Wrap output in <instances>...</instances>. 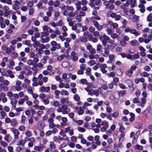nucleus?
<instances>
[{
	"label": "nucleus",
	"mask_w": 152,
	"mask_h": 152,
	"mask_svg": "<svg viewBox=\"0 0 152 152\" xmlns=\"http://www.w3.org/2000/svg\"><path fill=\"white\" fill-rule=\"evenodd\" d=\"M95 20H101V18L99 16H97L96 17H92L90 19V21L93 22V25L98 31H101L103 29L104 25L105 26V27L107 26L106 24H104L103 25H99L98 22Z\"/></svg>",
	"instance_id": "f257e3e1"
},
{
	"label": "nucleus",
	"mask_w": 152,
	"mask_h": 152,
	"mask_svg": "<svg viewBox=\"0 0 152 152\" xmlns=\"http://www.w3.org/2000/svg\"><path fill=\"white\" fill-rule=\"evenodd\" d=\"M125 31L126 32L128 33L129 32L131 34H134L135 36L137 37L140 34V33L134 29H131L129 27H127L125 29Z\"/></svg>",
	"instance_id": "f03ea898"
},
{
	"label": "nucleus",
	"mask_w": 152,
	"mask_h": 152,
	"mask_svg": "<svg viewBox=\"0 0 152 152\" xmlns=\"http://www.w3.org/2000/svg\"><path fill=\"white\" fill-rule=\"evenodd\" d=\"M137 68V66L135 65L132 66L130 68L126 71V75L129 77H132L133 73V71L135 70Z\"/></svg>",
	"instance_id": "7ed1b4c3"
},
{
	"label": "nucleus",
	"mask_w": 152,
	"mask_h": 152,
	"mask_svg": "<svg viewBox=\"0 0 152 152\" xmlns=\"http://www.w3.org/2000/svg\"><path fill=\"white\" fill-rule=\"evenodd\" d=\"M10 130L14 134V139L15 140H18L19 139V136L20 134L19 132L17 129L14 128H11Z\"/></svg>",
	"instance_id": "20e7f679"
},
{
	"label": "nucleus",
	"mask_w": 152,
	"mask_h": 152,
	"mask_svg": "<svg viewBox=\"0 0 152 152\" xmlns=\"http://www.w3.org/2000/svg\"><path fill=\"white\" fill-rule=\"evenodd\" d=\"M1 49L4 54H10L11 53L12 51L10 48L7 46L6 45H2L1 47Z\"/></svg>",
	"instance_id": "39448f33"
},
{
	"label": "nucleus",
	"mask_w": 152,
	"mask_h": 152,
	"mask_svg": "<svg viewBox=\"0 0 152 152\" xmlns=\"http://www.w3.org/2000/svg\"><path fill=\"white\" fill-rule=\"evenodd\" d=\"M101 125L102 126H103L100 129V130L102 132H105L106 129L109 127L108 123L106 121H103Z\"/></svg>",
	"instance_id": "423d86ee"
},
{
	"label": "nucleus",
	"mask_w": 152,
	"mask_h": 152,
	"mask_svg": "<svg viewBox=\"0 0 152 152\" xmlns=\"http://www.w3.org/2000/svg\"><path fill=\"white\" fill-rule=\"evenodd\" d=\"M108 38L109 37L104 34L99 38V39L102 42L103 44L106 45Z\"/></svg>",
	"instance_id": "0eeeda50"
},
{
	"label": "nucleus",
	"mask_w": 152,
	"mask_h": 152,
	"mask_svg": "<svg viewBox=\"0 0 152 152\" xmlns=\"http://www.w3.org/2000/svg\"><path fill=\"white\" fill-rule=\"evenodd\" d=\"M70 56L72 60L74 61H75L78 60V58L76 52L75 51H72L71 52Z\"/></svg>",
	"instance_id": "6e6552de"
},
{
	"label": "nucleus",
	"mask_w": 152,
	"mask_h": 152,
	"mask_svg": "<svg viewBox=\"0 0 152 152\" xmlns=\"http://www.w3.org/2000/svg\"><path fill=\"white\" fill-rule=\"evenodd\" d=\"M62 113L63 114H67L70 111V110L68 108L66 105H64L61 106Z\"/></svg>",
	"instance_id": "1a4fd4ad"
},
{
	"label": "nucleus",
	"mask_w": 152,
	"mask_h": 152,
	"mask_svg": "<svg viewBox=\"0 0 152 152\" xmlns=\"http://www.w3.org/2000/svg\"><path fill=\"white\" fill-rule=\"evenodd\" d=\"M50 89V88L49 86L45 87L42 86L39 88V91L41 92L48 93Z\"/></svg>",
	"instance_id": "9d476101"
},
{
	"label": "nucleus",
	"mask_w": 152,
	"mask_h": 152,
	"mask_svg": "<svg viewBox=\"0 0 152 152\" xmlns=\"http://www.w3.org/2000/svg\"><path fill=\"white\" fill-rule=\"evenodd\" d=\"M54 34H51L50 35V38L52 39H54L55 38L56 36L57 35H59L61 34V32L57 28L56 29V30L54 32Z\"/></svg>",
	"instance_id": "9b49d317"
},
{
	"label": "nucleus",
	"mask_w": 152,
	"mask_h": 152,
	"mask_svg": "<svg viewBox=\"0 0 152 152\" xmlns=\"http://www.w3.org/2000/svg\"><path fill=\"white\" fill-rule=\"evenodd\" d=\"M38 31V29L37 27L32 26L31 29H29L28 31V33L31 35L33 34L34 32H36Z\"/></svg>",
	"instance_id": "f8f14e48"
},
{
	"label": "nucleus",
	"mask_w": 152,
	"mask_h": 152,
	"mask_svg": "<svg viewBox=\"0 0 152 152\" xmlns=\"http://www.w3.org/2000/svg\"><path fill=\"white\" fill-rule=\"evenodd\" d=\"M54 120L52 118H49L48 120V122L49 123V126L51 128H52L56 126L55 124H54Z\"/></svg>",
	"instance_id": "ddd939ff"
},
{
	"label": "nucleus",
	"mask_w": 152,
	"mask_h": 152,
	"mask_svg": "<svg viewBox=\"0 0 152 152\" xmlns=\"http://www.w3.org/2000/svg\"><path fill=\"white\" fill-rule=\"evenodd\" d=\"M27 137H25L24 140H19L17 142V146H23L24 145L26 141Z\"/></svg>",
	"instance_id": "4468645a"
},
{
	"label": "nucleus",
	"mask_w": 152,
	"mask_h": 152,
	"mask_svg": "<svg viewBox=\"0 0 152 152\" xmlns=\"http://www.w3.org/2000/svg\"><path fill=\"white\" fill-rule=\"evenodd\" d=\"M107 24L110 26H112L113 28L114 29H116L118 27V24L116 23H114L113 22L109 20L107 22Z\"/></svg>",
	"instance_id": "2eb2a0df"
},
{
	"label": "nucleus",
	"mask_w": 152,
	"mask_h": 152,
	"mask_svg": "<svg viewBox=\"0 0 152 152\" xmlns=\"http://www.w3.org/2000/svg\"><path fill=\"white\" fill-rule=\"evenodd\" d=\"M55 72V71L54 70H52L50 71V72L49 73L48 70H43L42 72V73L44 75H49V76H51L52 75H53L54 74Z\"/></svg>",
	"instance_id": "dca6fc26"
},
{
	"label": "nucleus",
	"mask_w": 152,
	"mask_h": 152,
	"mask_svg": "<svg viewBox=\"0 0 152 152\" xmlns=\"http://www.w3.org/2000/svg\"><path fill=\"white\" fill-rule=\"evenodd\" d=\"M107 65L105 64H102L101 65L100 70L103 74H105L107 72V71L105 69L107 68Z\"/></svg>",
	"instance_id": "f3484780"
},
{
	"label": "nucleus",
	"mask_w": 152,
	"mask_h": 152,
	"mask_svg": "<svg viewBox=\"0 0 152 152\" xmlns=\"http://www.w3.org/2000/svg\"><path fill=\"white\" fill-rule=\"evenodd\" d=\"M50 44L52 46L56 47L57 49H59L61 48V47L60 44L57 43V42L55 41H52L50 42Z\"/></svg>",
	"instance_id": "a211bd4d"
},
{
	"label": "nucleus",
	"mask_w": 152,
	"mask_h": 152,
	"mask_svg": "<svg viewBox=\"0 0 152 152\" xmlns=\"http://www.w3.org/2000/svg\"><path fill=\"white\" fill-rule=\"evenodd\" d=\"M67 120L66 117H63L60 122V124L62 126L66 125Z\"/></svg>",
	"instance_id": "6ab92c4d"
},
{
	"label": "nucleus",
	"mask_w": 152,
	"mask_h": 152,
	"mask_svg": "<svg viewBox=\"0 0 152 152\" xmlns=\"http://www.w3.org/2000/svg\"><path fill=\"white\" fill-rule=\"evenodd\" d=\"M50 104L51 105L55 107H58L60 105L59 102L57 100L51 101L50 102Z\"/></svg>",
	"instance_id": "aec40b11"
},
{
	"label": "nucleus",
	"mask_w": 152,
	"mask_h": 152,
	"mask_svg": "<svg viewBox=\"0 0 152 152\" xmlns=\"http://www.w3.org/2000/svg\"><path fill=\"white\" fill-rule=\"evenodd\" d=\"M76 109L77 111V113L79 115H81L84 113V110L81 107H76Z\"/></svg>",
	"instance_id": "412c9836"
},
{
	"label": "nucleus",
	"mask_w": 152,
	"mask_h": 152,
	"mask_svg": "<svg viewBox=\"0 0 152 152\" xmlns=\"http://www.w3.org/2000/svg\"><path fill=\"white\" fill-rule=\"evenodd\" d=\"M49 146L51 151L52 150L56 148V145L53 141L50 142Z\"/></svg>",
	"instance_id": "4be33fe9"
},
{
	"label": "nucleus",
	"mask_w": 152,
	"mask_h": 152,
	"mask_svg": "<svg viewBox=\"0 0 152 152\" xmlns=\"http://www.w3.org/2000/svg\"><path fill=\"white\" fill-rule=\"evenodd\" d=\"M89 95L91 96H93V95H95L96 97L99 96V94L97 93V92L96 90H93L92 89H91V92L90 93Z\"/></svg>",
	"instance_id": "5701e85b"
},
{
	"label": "nucleus",
	"mask_w": 152,
	"mask_h": 152,
	"mask_svg": "<svg viewBox=\"0 0 152 152\" xmlns=\"http://www.w3.org/2000/svg\"><path fill=\"white\" fill-rule=\"evenodd\" d=\"M68 100V97L66 98H62L60 99V102L63 104H67L69 103Z\"/></svg>",
	"instance_id": "b1692460"
},
{
	"label": "nucleus",
	"mask_w": 152,
	"mask_h": 152,
	"mask_svg": "<svg viewBox=\"0 0 152 152\" xmlns=\"http://www.w3.org/2000/svg\"><path fill=\"white\" fill-rule=\"evenodd\" d=\"M138 7L140 8V11L141 13H143L145 12V6L144 5L140 4L138 5Z\"/></svg>",
	"instance_id": "393cba45"
},
{
	"label": "nucleus",
	"mask_w": 152,
	"mask_h": 152,
	"mask_svg": "<svg viewBox=\"0 0 152 152\" xmlns=\"http://www.w3.org/2000/svg\"><path fill=\"white\" fill-rule=\"evenodd\" d=\"M152 40V34H149L147 38L145 39V44H148L149 43V42Z\"/></svg>",
	"instance_id": "a878e982"
},
{
	"label": "nucleus",
	"mask_w": 152,
	"mask_h": 152,
	"mask_svg": "<svg viewBox=\"0 0 152 152\" xmlns=\"http://www.w3.org/2000/svg\"><path fill=\"white\" fill-rule=\"evenodd\" d=\"M99 139L100 137L99 135H96L94 137L95 144L98 145H99L101 144V142L99 140Z\"/></svg>",
	"instance_id": "bb28decb"
},
{
	"label": "nucleus",
	"mask_w": 152,
	"mask_h": 152,
	"mask_svg": "<svg viewBox=\"0 0 152 152\" xmlns=\"http://www.w3.org/2000/svg\"><path fill=\"white\" fill-rule=\"evenodd\" d=\"M134 148L136 150L142 151L143 148V147L138 144H136L134 146Z\"/></svg>",
	"instance_id": "cd10ccee"
},
{
	"label": "nucleus",
	"mask_w": 152,
	"mask_h": 152,
	"mask_svg": "<svg viewBox=\"0 0 152 152\" xmlns=\"http://www.w3.org/2000/svg\"><path fill=\"white\" fill-rule=\"evenodd\" d=\"M37 126L39 129L41 130L42 129L44 128V126L42 121H39L37 124Z\"/></svg>",
	"instance_id": "c85d7f7f"
},
{
	"label": "nucleus",
	"mask_w": 152,
	"mask_h": 152,
	"mask_svg": "<svg viewBox=\"0 0 152 152\" xmlns=\"http://www.w3.org/2000/svg\"><path fill=\"white\" fill-rule=\"evenodd\" d=\"M142 126V124L139 122H136L134 124V127L137 129H140L141 128Z\"/></svg>",
	"instance_id": "c756f323"
},
{
	"label": "nucleus",
	"mask_w": 152,
	"mask_h": 152,
	"mask_svg": "<svg viewBox=\"0 0 152 152\" xmlns=\"http://www.w3.org/2000/svg\"><path fill=\"white\" fill-rule=\"evenodd\" d=\"M6 112L3 111H0V119L2 120L6 116Z\"/></svg>",
	"instance_id": "7c9ffc66"
},
{
	"label": "nucleus",
	"mask_w": 152,
	"mask_h": 152,
	"mask_svg": "<svg viewBox=\"0 0 152 152\" xmlns=\"http://www.w3.org/2000/svg\"><path fill=\"white\" fill-rule=\"evenodd\" d=\"M130 45H132L135 46L138 45L139 43L137 40L134 39L131 41Z\"/></svg>",
	"instance_id": "2f4dec72"
},
{
	"label": "nucleus",
	"mask_w": 152,
	"mask_h": 152,
	"mask_svg": "<svg viewBox=\"0 0 152 152\" xmlns=\"http://www.w3.org/2000/svg\"><path fill=\"white\" fill-rule=\"evenodd\" d=\"M116 14L112 12L111 11H110L107 12V15L109 17H111L113 18H115Z\"/></svg>",
	"instance_id": "473e14b6"
},
{
	"label": "nucleus",
	"mask_w": 152,
	"mask_h": 152,
	"mask_svg": "<svg viewBox=\"0 0 152 152\" xmlns=\"http://www.w3.org/2000/svg\"><path fill=\"white\" fill-rule=\"evenodd\" d=\"M10 123L12 126L15 127L17 125V121L16 119L13 118L11 120V121L10 122Z\"/></svg>",
	"instance_id": "72a5a7b5"
},
{
	"label": "nucleus",
	"mask_w": 152,
	"mask_h": 152,
	"mask_svg": "<svg viewBox=\"0 0 152 152\" xmlns=\"http://www.w3.org/2000/svg\"><path fill=\"white\" fill-rule=\"evenodd\" d=\"M72 27V29L73 30H75L76 33L79 34L81 31L80 29L77 28V26L75 25H73Z\"/></svg>",
	"instance_id": "f704fd0d"
},
{
	"label": "nucleus",
	"mask_w": 152,
	"mask_h": 152,
	"mask_svg": "<svg viewBox=\"0 0 152 152\" xmlns=\"http://www.w3.org/2000/svg\"><path fill=\"white\" fill-rule=\"evenodd\" d=\"M50 40V38L48 37H46L45 38H43L40 39V41L42 43H47Z\"/></svg>",
	"instance_id": "c9c22d12"
},
{
	"label": "nucleus",
	"mask_w": 152,
	"mask_h": 152,
	"mask_svg": "<svg viewBox=\"0 0 152 152\" xmlns=\"http://www.w3.org/2000/svg\"><path fill=\"white\" fill-rule=\"evenodd\" d=\"M80 1L78 0H77V2L75 3L77 10H79L81 9Z\"/></svg>",
	"instance_id": "e433bc0d"
},
{
	"label": "nucleus",
	"mask_w": 152,
	"mask_h": 152,
	"mask_svg": "<svg viewBox=\"0 0 152 152\" xmlns=\"http://www.w3.org/2000/svg\"><path fill=\"white\" fill-rule=\"evenodd\" d=\"M69 62L67 61H64L61 63L62 66L64 67H68L69 65Z\"/></svg>",
	"instance_id": "4c0bfd02"
},
{
	"label": "nucleus",
	"mask_w": 152,
	"mask_h": 152,
	"mask_svg": "<svg viewBox=\"0 0 152 152\" xmlns=\"http://www.w3.org/2000/svg\"><path fill=\"white\" fill-rule=\"evenodd\" d=\"M61 94L63 96H68L69 95V92L64 89L62 90L61 91Z\"/></svg>",
	"instance_id": "58836bf2"
},
{
	"label": "nucleus",
	"mask_w": 152,
	"mask_h": 152,
	"mask_svg": "<svg viewBox=\"0 0 152 152\" xmlns=\"http://www.w3.org/2000/svg\"><path fill=\"white\" fill-rule=\"evenodd\" d=\"M79 84H82L83 85L87 84L88 83V81L86 79H81L79 81Z\"/></svg>",
	"instance_id": "ea45409f"
},
{
	"label": "nucleus",
	"mask_w": 152,
	"mask_h": 152,
	"mask_svg": "<svg viewBox=\"0 0 152 152\" xmlns=\"http://www.w3.org/2000/svg\"><path fill=\"white\" fill-rule=\"evenodd\" d=\"M42 2H39L37 4V6L38 9H44L45 8V7H42L43 4Z\"/></svg>",
	"instance_id": "a19ab883"
},
{
	"label": "nucleus",
	"mask_w": 152,
	"mask_h": 152,
	"mask_svg": "<svg viewBox=\"0 0 152 152\" xmlns=\"http://www.w3.org/2000/svg\"><path fill=\"white\" fill-rule=\"evenodd\" d=\"M140 75L141 76L144 77H148L149 76V74L145 72L140 73Z\"/></svg>",
	"instance_id": "79ce46f5"
},
{
	"label": "nucleus",
	"mask_w": 152,
	"mask_h": 152,
	"mask_svg": "<svg viewBox=\"0 0 152 152\" xmlns=\"http://www.w3.org/2000/svg\"><path fill=\"white\" fill-rule=\"evenodd\" d=\"M114 41L111 39L109 37L108 39L107 42H108L109 43L112 44L113 45V47L114 48L117 45V44L116 43H114Z\"/></svg>",
	"instance_id": "37998d69"
},
{
	"label": "nucleus",
	"mask_w": 152,
	"mask_h": 152,
	"mask_svg": "<svg viewBox=\"0 0 152 152\" xmlns=\"http://www.w3.org/2000/svg\"><path fill=\"white\" fill-rule=\"evenodd\" d=\"M102 48V46L100 44H98L96 46V51L97 53L101 52L102 51L101 50Z\"/></svg>",
	"instance_id": "c03bdc74"
},
{
	"label": "nucleus",
	"mask_w": 152,
	"mask_h": 152,
	"mask_svg": "<svg viewBox=\"0 0 152 152\" xmlns=\"http://www.w3.org/2000/svg\"><path fill=\"white\" fill-rule=\"evenodd\" d=\"M49 59V57L47 56H44L41 59L40 61L42 63L45 64L46 63V61Z\"/></svg>",
	"instance_id": "a18cd8bd"
},
{
	"label": "nucleus",
	"mask_w": 152,
	"mask_h": 152,
	"mask_svg": "<svg viewBox=\"0 0 152 152\" xmlns=\"http://www.w3.org/2000/svg\"><path fill=\"white\" fill-rule=\"evenodd\" d=\"M118 94L120 97L123 96L126 94V91L125 90H122L118 91Z\"/></svg>",
	"instance_id": "49530a36"
},
{
	"label": "nucleus",
	"mask_w": 152,
	"mask_h": 152,
	"mask_svg": "<svg viewBox=\"0 0 152 152\" xmlns=\"http://www.w3.org/2000/svg\"><path fill=\"white\" fill-rule=\"evenodd\" d=\"M15 65V63L14 61H11L10 62L9 65H8V67L10 69H13V66Z\"/></svg>",
	"instance_id": "de8ad7c7"
},
{
	"label": "nucleus",
	"mask_w": 152,
	"mask_h": 152,
	"mask_svg": "<svg viewBox=\"0 0 152 152\" xmlns=\"http://www.w3.org/2000/svg\"><path fill=\"white\" fill-rule=\"evenodd\" d=\"M113 29L108 27L105 29V31L107 32V34L109 35L112 34L113 33Z\"/></svg>",
	"instance_id": "09e8293b"
},
{
	"label": "nucleus",
	"mask_w": 152,
	"mask_h": 152,
	"mask_svg": "<svg viewBox=\"0 0 152 152\" xmlns=\"http://www.w3.org/2000/svg\"><path fill=\"white\" fill-rule=\"evenodd\" d=\"M3 72H1V75L2 76H6L7 77H9L10 78H13L15 77V75L13 74L12 73L10 75H7L6 73H5L4 74H3Z\"/></svg>",
	"instance_id": "8fccbe9b"
},
{
	"label": "nucleus",
	"mask_w": 152,
	"mask_h": 152,
	"mask_svg": "<svg viewBox=\"0 0 152 152\" xmlns=\"http://www.w3.org/2000/svg\"><path fill=\"white\" fill-rule=\"evenodd\" d=\"M80 40L82 42H87V39L86 37L82 36L80 37Z\"/></svg>",
	"instance_id": "3c124183"
},
{
	"label": "nucleus",
	"mask_w": 152,
	"mask_h": 152,
	"mask_svg": "<svg viewBox=\"0 0 152 152\" xmlns=\"http://www.w3.org/2000/svg\"><path fill=\"white\" fill-rule=\"evenodd\" d=\"M0 145L5 148L7 146L8 144L4 141L2 140L0 141Z\"/></svg>",
	"instance_id": "603ef678"
},
{
	"label": "nucleus",
	"mask_w": 152,
	"mask_h": 152,
	"mask_svg": "<svg viewBox=\"0 0 152 152\" xmlns=\"http://www.w3.org/2000/svg\"><path fill=\"white\" fill-rule=\"evenodd\" d=\"M146 20L148 22H152V13H150L148 15Z\"/></svg>",
	"instance_id": "864d4df0"
},
{
	"label": "nucleus",
	"mask_w": 152,
	"mask_h": 152,
	"mask_svg": "<svg viewBox=\"0 0 152 152\" xmlns=\"http://www.w3.org/2000/svg\"><path fill=\"white\" fill-rule=\"evenodd\" d=\"M114 148L115 149H116L118 148H122L124 147V145L121 143H118L117 146L115 145V144H114Z\"/></svg>",
	"instance_id": "5fc2aeb1"
},
{
	"label": "nucleus",
	"mask_w": 152,
	"mask_h": 152,
	"mask_svg": "<svg viewBox=\"0 0 152 152\" xmlns=\"http://www.w3.org/2000/svg\"><path fill=\"white\" fill-rule=\"evenodd\" d=\"M48 33H46V32L44 31L41 33L40 36V39L44 38V37L48 36Z\"/></svg>",
	"instance_id": "6e6d98bb"
},
{
	"label": "nucleus",
	"mask_w": 152,
	"mask_h": 152,
	"mask_svg": "<svg viewBox=\"0 0 152 152\" xmlns=\"http://www.w3.org/2000/svg\"><path fill=\"white\" fill-rule=\"evenodd\" d=\"M77 130L79 132H84L86 131V129L82 127H78L77 128Z\"/></svg>",
	"instance_id": "4d7b16f0"
},
{
	"label": "nucleus",
	"mask_w": 152,
	"mask_h": 152,
	"mask_svg": "<svg viewBox=\"0 0 152 152\" xmlns=\"http://www.w3.org/2000/svg\"><path fill=\"white\" fill-rule=\"evenodd\" d=\"M91 69L90 68H87L86 69V74L87 75H90L91 74Z\"/></svg>",
	"instance_id": "13d9d810"
},
{
	"label": "nucleus",
	"mask_w": 152,
	"mask_h": 152,
	"mask_svg": "<svg viewBox=\"0 0 152 152\" xmlns=\"http://www.w3.org/2000/svg\"><path fill=\"white\" fill-rule=\"evenodd\" d=\"M33 88L31 87H29L28 88L27 92L29 94L32 95L33 94Z\"/></svg>",
	"instance_id": "bf43d9fd"
},
{
	"label": "nucleus",
	"mask_w": 152,
	"mask_h": 152,
	"mask_svg": "<svg viewBox=\"0 0 152 152\" xmlns=\"http://www.w3.org/2000/svg\"><path fill=\"white\" fill-rule=\"evenodd\" d=\"M24 99L22 98L19 99L18 102V105L19 106L23 105L24 104Z\"/></svg>",
	"instance_id": "052dcab7"
},
{
	"label": "nucleus",
	"mask_w": 152,
	"mask_h": 152,
	"mask_svg": "<svg viewBox=\"0 0 152 152\" xmlns=\"http://www.w3.org/2000/svg\"><path fill=\"white\" fill-rule=\"evenodd\" d=\"M73 99L76 101H78L80 100L79 96L77 94H75L73 97Z\"/></svg>",
	"instance_id": "680f3d73"
},
{
	"label": "nucleus",
	"mask_w": 152,
	"mask_h": 152,
	"mask_svg": "<svg viewBox=\"0 0 152 152\" xmlns=\"http://www.w3.org/2000/svg\"><path fill=\"white\" fill-rule=\"evenodd\" d=\"M115 125L114 124L112 125L110 127V129L107 131V132L109 133H111L112 131L114 130L115 129Z\"/></svg>",
	"instance_id": "e2e57ef3"
},
{
	"label": "nucleus",
	"mask_w": 152,
	"mask_h": 152,
	"mask_svg": "<svg viewBox=\"0 0 152 152\" xmlns=\"http://www.w3.org/2000/svg\"><path fill=\"white\" fill-rule=\"evenodd\" d=\"M18 56L17 53L15 52H13L11 54V56L14 58H17Z\"/></svg>",
	"instance_id": "0e129e2a"
},
{
	"label": "nucleus",
	"mask_w": 152,
	"mask_h": 152,
	"mask_svg": "<svg viewBox=\"0 0 152 152\" xmlns=\"http://www.w3.org/2000/svg\"><path fill=\"white\" fill-rule=\"evenodd\" d=\"M85 45L86 46L87 49L88 50H90L92 48V46L89 43H86Z\"/></svg>",
	"instance_id": "69168bd1"
},
{
	"label": "nucleus",
	"mask_w": 152,
	"mask_h": 152,
	"mask_svg": "<svg viewBox=\"0 0 152 152\" xmlns=\"http://www.w3.org/2000/svg\"><path fill=\"white\" fill-rule=\"evenodd\" d=\"M65 56L64 54H62L60 56H58L57 58V59L58 61H61L62 60Z\"/></svg>",
	"instance_id": "338daca9"
},
{
	"label": "nucleus",
	"mask_w": 152,
	"mask_h": 152,
	"mask_svg": "<svg viewBox=\"0 0 152 152\" xmlns=\"http://www.w3.org/2000/svg\"><path fill=\"white\" fill-rule=\"evenodd\" d=\"M25 134L27 137H31L32 136V133L31 132L29 131H26L25 132Z\"/></svg>",
	"instance_id": "774afa93"
}]
</instances>
